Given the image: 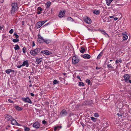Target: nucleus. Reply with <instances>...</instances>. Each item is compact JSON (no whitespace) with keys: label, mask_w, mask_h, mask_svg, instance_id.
Listing matches in <instances>:
<instances>
[{"label":"nucleus","mask_w":131,"mask_h":131,"mask_svg":"<svg viewBox=\"0 0 131 131\" xmlns=\"http://www.w3.org/2000/svg\"><path fill=\"white\" fill-rule=\"evenodd\" d=\"M42 123L43 124H45L46 123V122L44 120L42 121Z\"/></svg>","instance_id":"3c124183"},{"label":"nucleus","mask_w":131,"mask_h":131,"mask_svg":"<svg viewBox=\"0 0 131 131\" xmlns=\"http://www.w3.org/2000/svg\"><path fill=\"white\" fill-rule=\"evenodd\" d=\"M51 41V40L49 39H44L43 42H44L46 44L50 43Z\"/></svg>","instance_id":"f3484780"},{"label":"nucleus","mask_w":131,"mask_h":131,"mask_svg":"<svg viewBox=\"0 0 131 131\" xmlns=\"http://www.w3.org/2000/svg\"><path fill=\"white\" fill-rule=\"evenodd\" d=\"M114 96V94H112L111 95V96Z\"/></svg>","instance_id":"338daca9"},{"label":"nucleus","mask_w":131,"mask_h":131,"mask_svg":"<svg viewBox=\"0 0 131 131\" xmlns=\"http://www.w3.org/2000/svg\"><path fill=\"white\" fill-rule=\"evenodd\" d=\"M22 66H25L26 67H28L29 66L28 61L27 60L24 61L22 64Z\"/></svg>","instance_id":"f8f14e48"},{"label":"nucleus","mask_w":131,"mask_h":131,"mask_svg":"<svg viewBox=\"0 0 131 131\" xmlns=\"http://www.w3.org/2000/svg\"><path fill=\"white\" fill-rule=\"evenodd\" d=\"M114 16H109V17L111 18H114Z\"/></svg>","instance_id":"6e6d98bb"},{"label":"nucleus","mask_w":131,"mask_h":131,"mask_svg":"<svg viewBox=\"0 0 131 131\" xmlns=\"http://www.w3.org/2000/svg\"><path fill=\"white\" fill-rule=\"evenodd\" d=\"M5 72L9 74L11 72H14V71L12 69H8L6 70Z\"/></svg>","instance_id":"6ab92c4d"},{"label":"nucleus","mask_w":131,"mask_h":131,"mask_svg":"<svg viewBox=\"0 0 131 131\" xmlns=\"http://www.w3.org/2000/svg\"><path fill=\"white\" fill-rule=\"evenodd\" d=\"M86 83H88V84L89 85L90 84V83L91 82V81H90V80L89 79H87L86 80Z\"/></svg>","instance_id":"4c0bfd02"},{"label":"nucleus","mask_w":131,"mask_h":131,"mask_svg":"<svg viewBox=\"0 0 131 131\" xmlns=\"http://www.w3.org/2000/svg\"><path fill=\"white\" fill-rule=\"evenodd\" d=\"M110 2H112L113 0H109Z\"/></svg>","instance_id":"69168bd1"},{"label":"nucleus","mask_w":131,"mask_h":131,"mask_svg":"<svg viewBox=\"0 0 131 131\" xmlns=\"http://www.w3.org/2000/svg\"><path fill=\"white\" fill-rule=\"evenodd\" d=\"M118 19V18H117V17H115L114 18V20H115V21H116Z\"/></svg>","instance_id":"864d4df0"},{"label":"nucleus","mask_w":131,"mask_h":131,"mask_svg":"<svg viewBox=\"0 0 131 131\" xmlns=\"http://www.w3.org/2000/svg\"><path fill=\"white\" fill-rule=\"evenodd\" d=\"M13 31H14L13 29H11L9 30V32L10 34H12L13 32Z\"/></svg>","instance_id":"37998d69"},{"label":"nucleus","mask_w":131,"mask_h":131,"mask_svg":"<svg viewBox=\"0 0 131 131\" xmlns=\"http://www.w3.org/2000/svg\"><path fill=\"white\" fill-rule=\"evenodd\" d=\"M88 30L89 31H91V29H90L89 28H88Z\"/></svg>","instance_id":"680f3d73"},{"label":"nucleus","mask_w":131,"mask_h":131,"mask_svg":"<svg viewBox=\"0 0 131 131\" xmlns=\"http://www.w3.org/2000/svg\"><path fill=\"white\" fill-rule=\"evenodd\" d=\"M93 13L96 15H98L100 14V12L99 10H93Z\"/></svg>","instance_id":"412c9836"},{"label":"nucleus","mask_w":131,"mask_h":131,"mask_svg":"<svg viewBox=\"0 0 131 131\" xmlns=\"http://www.w3.org/2000/svg\"><path fill=\"white\" fill-rule=\"evenodd\" d=\"M26 48L25 47H24L23 48V52L25 53L26 52Z\"/></svg>","instance_id":"79ce46f5"},{"label":"nucleus","mask_w":131,"mask_h":131,"mask_svg":"<svg viewBox=\"0 0 131 131\" xmlns=\"http://www.w3.org/2000/svg\"><path fill=\"white\" fill-rule=\"evenodd\" d=\"M107 65V68H108L109 69L113 68H114L112 66V65L111 64H108Z\"/></svg>","instance_id":"473e14b6"},{"label":"nucleus","mask_w":131,"mask_h":131,"mask_svg":"<svg viewBox=\"0 0 131 131\" xmlns=\"http://www.w3.org/2000/svg\"><path fill=\"white\" fill-rule=\"evenodd\" d=\"M42 58H37L36 59L35 63L38 64L40 63L42 61Z\"/></svg>","instance_id":"2eb2a0df"},{"label":"nucleus","mask_w":131,"mask_h":131,"mask_svg":"<svg viewBox=\"0 0 131 131\" xmlns=\"http://www.w3.org/2000/svg\"><path fill=\"white\" fill-rule=\"evenodd\" d=\"M103 55V53L102 52H101L98 56L97 57V59H100L101 57Z\"/></svg>","instance_id":"a878e982"},{"label":"nucleus","mask_w":131,"mask_h":131,"mask_svg":"<svg viewBox=\"0 0 131 131\" xmlns=\"http://www.w3.org/2000/svg\"><path fill=\"white\" fill-rule=\"evenodd\" d=\"M14 35L15 36L16 39H18V38L19 37V36L17 34L16 32L14 33Z\"/></svg>","instance_id":"72a5a7b5"},{"label":"nucleus","mask_w":131,"mask_h":131,"mask_svg":"<svg viewBox=\"0 0 131 131\" xmlns=\"http://www.w3.org/2000/svg\"><path fill=\"white\" fill-rule=\"evenodd\" d=\"M129 82L131 83V79L129 80H128V83Z\"/></svg>","instance_id":"4d7b16f0"},{"label":"nucleus","mask_w":131,"mask_h":131,"mask_svg":"<svg viewBox=\"0 0 131 131\" xmlns=\"http://www.w3.org/2000/svg\"><path fill=\"white\" fill-rule=\"evenodd\" d=\"M40 51V49L39 48H37L36 49L30 51L31 54L33 56L37 55Z\"/></svg>","instance_id":"f03ea898"},{"label":"nucleus","mask_w":131,"mask_h":131,"mask_svg":"<svg viewBox=\"0 0 131 131\" xmlns=\"http://www.w3.org/2000/svg\"><path fill=\"white\" fill-rule=\"evenodd\" d=\"M79 85L80 86H84V84L83 82H79Z\"/></svg>","instance_id":"c9c22d12"},{"label":"nucleus","mask_w":131,"mask_h":131,"mask_svg":"<svg viewBox=\"0 0 131 131\" xmlns=\"http://www.w3.org/2000/svg\"><path fill=\"white\" fill-rule=\"evenodd\" d=\"M11 121V123L13 125H16L18 126L19 125V124L18 123L15 119H13Z\"/></svg>","instance_id":"4468645a"},{"label":"nucleus","mask_w":131,"mask_h":131,"mask_svg":"<svg viewBox=\"0 0 131 131\" xmlns=\"http://www.w3.org/2000/svg\"><path fill=\"white\" fill-rule=\"evenodd\" d=\"M6 117L7 121H11L13 119L12 117L9 115H7L6 116Z\"/></svg>","instance_id":"dca6fc26"},{"label":"nucleus","mask_w":131,"mask_h":131,"mask_svg":"<svg viewBox=\"0 0 131 131\" xmlns=\"http://www.w3.org/2000/svg\"><path fill=\"white\" fill-rule=\"evenodd\" d=\"M94 115V116L96 117H98L99 116L98 114L97 113H95Z\"/></svg>","instance_id":"a19ab883"},{"label":"nucleus","mask_w":131,"mask_h":131,"mask_svg":"<svg viewBox=\"0 0 131 131\" xmlns=\"http://www.w3.org/2000/svg\"><path fill=\"white\" fill-rule=\"evenodd\" d=\"M59 81H57L56 80H54L53 82V84H56L58 83L59 82Z\"/></svg>","instance_id":"bb28decb"},{"label":"nucleus","mask_w":131,"mask_h":131,"mask_svg":"<svg viewBox=\"0 0 131 131\" xmlns=\"http://www.w3.org/2000/svg\"><path fill=\"white\" fill-rule=\"evenodd\" d=\"M51 4V2H48L46 4V5H47V7L46 8L49 7L50 6Z\"/></svg>","instance_id":"c85d7f7f"},{"label":"nucleus","mask_w":131,"mask_h":131,"mask_svg":"<svg viewBox=\"0 0 131 131\" xmlns=\"http://www.w3.org/2000/svg\"><path fill=\"white\" fill-rule=\"evenodd\" d=\"M85 50L83 47H81L80 51V52L82 53H83L85 51Z\"/></svg>","instance_id":"5701e85b"},{"label":"nucleus","mask_w":131,"mask_h":131,"mask_svg":"<svg viewBox=\"0 0 131 131\" xmlns=\"http://www.w3.org/2000/svg\"><path fill=\"white\" fill-rule=\"evenodd\" d=\"M63 74L64 75H66L67 73H63Z\"/></svg>","instance_id":"bf43d9fd"},{"label":"nucleus","mask_w":131,"mask_h":131,"mask_svg":"<svg viewBox=\"0 0 131 131\" xmlns=\"http://www.w3.org/2000/svg\"><path fill=\"white\" fill-rule=\"evenodd\" d=\"M46 21H40L39 22H40V24L42 25V26L46 22Z\"/></svg>","instance_id":"58836bf2"},{"label":"nucleus","mask_w":131,"mask_h":131,"mask_svg":"<svg viewBox=\"0 0 131 131\" xmlns=\"http://www.w3.org/2000/svg\"><path fill=\"white\" fill-rule=\"evenodd\" d=\"M14 107L16 110L18 111H20L23 110V108L22 107H20L18 106H15Z\"/></svg>","instance_id":"aec40b11"},{"label":"nucleus","mask_w":131,"mask_h":131,"mask_svg":"<svg viewBox=\"0 0 131 131\" xmlns=\"http://www.w3.org/2000/svg\"><path fill=\"white\" fill-rule=\"evenodd\" d=\"M29 87H31L32 86V85L31 84H30V85H29Z\"/></svg>","instance_id":"052dcab7"},{"label":"nucleus","mask_w":131,"mask_h":131,"mask_svg":"<svg viewBox=\"0 0 131 131\" xmlns=\"http://www.w3.org/2000/svg\"><path fill=\"white\" fill-rule=\"evenodd\" d=\"M84 20L85 23L88 24H91L92 22L91 19L88 17L84 18Z\"/></svg>","instance_id":"39448f33"},{"label":"nucleus","mask_w":131,"mask_h":131,"mask_svg":"<svg viewBox=\"0 0 131 131\" xmlns=\"http://www.w3.org/2000/svg\"><path fill=\"white\" fill-rule=\"evenodd\" d=\"M3 27V25H1L0 24V30H1Z\"/></svg>","instance_id":"a18cd8bd"},{"label":"nucleus","mask_w":131,"mask_h":131,"mask_svg":"<svg viewBox=\"0 0 131 131\" xmlns=\"http://www.w3.org/2000/svg\"><path fill=\"white\" fill-rule=\"evenodd\" d=\"M40 22L39 21L37 23L36 26L37 28H39L42 26V25L40 24Z\"/></svg>","instance_id":"a211bd4d"},{"label":"nucleus","mask_w":131,"mask_h":131,"mask_svg":"<svg viewBox=\"0 0 131 131\" xmlns=\"http://www.w3.org/2000/svg\"><path fill=\"white\" fill-rule=\"evenodd\" d=\"M102 34H103L105 35H108L106 34V33L105 32V31L104 30H103L102 31Z\"/></svg>","instance_id":"c03bdc74"},{"label":"nucleus","mask_w":131,"mask_h":131,"mask_svg":"<svg viewBox=\"0 0 131 131\" xmlns=\"http://www.w3.org/2000/svg\"><path fill=\"white\" fill-rule=\"evenodd\" d=\"M60 114L62 116H65L67 115V113L65 110H63L61 112Z\"/></svg>","instance_id":"9d476101"},{"label":"nucleus","mask_w":131,"mask_h":131,"mask_svg":"<svg viewBox=\"0 0 131 131\" xmlns=\"http://www.w3.org/2000/svg\"><path fill=\"white\" fill-rule=\"evenodd\" d=\"M30 94L31 96H34V94L32 93H31Z\"/></svg>","instance_id":"603ef678"},{"label":"nucleus","mask_w":131,"mask_h":131,"mask_svg":"<svg viewBox=\"0 0 131 131\" xmlns=\"http://www.w3.org/2000/svg\"><path fill=\"white\" fill-rule=\"evenodd\" d=\"M38 38L37 39V41L38 42L40 43L43 42L44 39L39 35H38Z\"/></svg>","instance_id":"423d86ee"},{"label":"nucleus","mask_w":131,"mask_h":131,"mask_svg":"<svg viewBox=\"0 0 131 131\" xmlns=\"http://www.w3.org/2000/svg\"><path fill=\"white\" fill-rule=\"evenodd\" d=\"M41 12L40 11H38V12H37V13L38 14H41V13L40 12Z\"/></svg>","instance_id":"5fc2aeb1"},{"label":"nucleus","mask_w":131,"mask_h":131,"mask_svg":"<svg viewBox=\"0 0 131 131\" xmlns=\"http://www.w3.org/2000/svg\"><path fill=\"white\" fill-rule=\"evenodd\" d=\"M33 73V72H31L30 73V75H32V74Z\"/></svg>","instance_id":"e2e57ef3"},{"label":"nucleus","mask_w":131,"mask_h":131,"mask_svg":"<svg viewBox=\"0 0 131 131\" xmlns=\"http://www.w3.org/2000/svg\"><path fill=\"white\" fill-rule=\"evenodd\" d=\"M24 130L25 131H28L30 130V128L29 127H25Z\"/></svg>","instance_id":"e433bc0d"},{"label":"nucleus","mask_w":131,"mask_h":131,"mask_svg":"<svg viewBox=\"0 0 131 131\" xmlns=\"http://www.w3.org/2000/svg\"><path fill=\"white\" fill-rule=\"evenodd\" d=\"M79 61V59L78 58L74 56L72 58V62L73 64H75L78 63Z\"/></svg>","instance_id":"7ed1b4c3"},{"label":"nucleus","mask_w":131,"mask_h":131,"mask_svg":"<svg viewBox=\"0 0 131 131\" xmlns=\"http://www.w3.org/2000/svg\"><path fill=\"white\" fill-rule=\"evenodd\" d=\"M66 13V11L64 10H63L62 11H61L60 12L59 16V17L60 18L63 17L64 16V14Z\"/></svg>","instance_id":"1a4fd4ad"},{"label":"nucleus","mask_w":131,"mask_h":131,"mask_svg":"<svg viewBox=\"0 0 131 131\" xmlns=\"http://www.w3.org/2000/svg\"><path fill=\"white\" fill-rule=\"evenodd\" d=\"M8 101L10 103H13V101L9 99L8 100Z\"/></svg>","instance_id":"de8ad7c7"},{"label":"nucleus","mask_w":131,"mask_h":131,"mask_svg":"<svg viewBox=\"0 0 131 131\" xmlns=\"http://www.w3.org/2000/svg\"><path fill=\"white\" fill-rule=\"evenodd\" d=\"M28 78H29V79H30V76H29V77H28Z\"/></svg>","instance_id":"774afa93"},{"label":"nucleus","mask_w":131,"mask_h":131,"mask_svg":"<svg viewBox=\"0 0 131 131\" xmlns=\"http://www.w3.org/2000/svg\"><path fill=\"white\" fill-rule=\"evenodd\" d=\"M12 8L11 9L10 12L11 14H14L16 12L18 9V5L17 3L15 2L12 3L11 4Z\"/></svg>","instance_id":"f257e3e1"},{"label":"nucleus","mask_w":131,"mask_h":131,"mask_svg":"<svg viewBox=\"0 0 131 131\" xmlns=\"http://www.w3.org/2000/svg\"><path fill=\"white\" fill-rule=\"evenodd\" d=\"M22 100L28 103H32L31 101L28 97L25 98H22Z\"/></svg>","instance_id":"0eeeda50"},{"label":"nucleus","mask_w":131,"mask_h":131,"mask_svg":"<svg viewBox=\"0 0 131 131\" xmlns=\"http://www.w3.org/2000/svg\"><path fill=\"white\" fill-rule=\"evenodd\" d=\"M77 78L79 79L81 81V78L78 75L77 77Z\"/></svg>","instance_id":"8fccbe9b"},{"label":"nucleus","mask_w":131,"mask_h":131,"mask_svg":"<svg viewBox=\"0 0 131 131\" xmlns=\"http://www.w3.org/2000/svg\"><path fill=\"white\" fill-rule=\"evenodd\" d=\"M123 40H126L128 38L127 35L126 34H123Z\"/></svg>","instance_id":"4be33fe9"},{"label":"nucleus","mask_w":131,"mask_h":131,"mask_svg":"<svg viewBox=\"0 0 131 131\" xmlns=\"http://www.w3.org/2000/svg\"><path fill=\"white\" fill-rule=\"evenodd\" d=\"M119 62L120 63H122V61L121 59H119V60H116L115 61V64H117Z\"/></svg>","instance_id":"cd10ccee"},{"label":"nucleus","mask_w":131,"mask_h":131,"mask_svg":"<svg viewBox=\"0 0 131 131\" xmlns=\"http://www.w3.org/2000/svg\"><path fill=\"white\" fill-rule=\"evenodd\" d=\"M117 115H118L119 117H121V118H122V115L119 114V113H118L117 114Z\"/></svg>","instance_id":"49530a36"},{"label":"nucleus","mask_w":131,"mask_h":131,"mask_svg":"<svg viewBox=\"0 0 131 131\" xmlns=\"http://www.w3.org/2000/svg\"><path fill=\"white\" fill-rule=\"evenodd\" d=\"M70 126V125H67V127H69Z\"/></svg>","instance_id":"0e129e2a"},{"label":"nucleus","mask_w":131,"mask_h":131,"mask_svg":"<svg viewBox=\"0 0 131 131\" xmlns=\"http://www.w3.org/2000/svg\"><path fill=\"white\" fill-rule=\"evenodd\" d=\"M35 43L34 42H33V43L32 47L34 46H35Z\"/></svg>","instance_id":"13d9d810"},{"label":"nucleus","mask_w":131,"mask_h":131,"mask_svg":"<svg viewBox=\"0 0 131 131\" xmlns=\"http://www.w3.org/2000/svg\"><path fill=\"white\" fill-rule=\"evenodd\" d=\"M123 77L125 82L127 83H128V81L130 77L129 75L128 74H125L124 75Z\"/></svg>","instance_id":"20e7f679"},{"label":"nucleus","mask_w":131,"mask_h":131,"mask_svg":"<svg viewBox=\"0 0 131 131\" xmlns=\"http://www.w3.org/2000/svg\"><path fill=\"white\" fill-rule=\"evenodd\" d=\"M91 118L92 120L94 122H96L97 118H94L93 117H91Z\"/></svg>","instance_id":"c756f323"},{"label":"nucleus","mask_w":131,"mask_h":131,"mask_svg":"<svg viewBox=\"0 0 131 131\" xmlns=\"http://www.w3.org/2000/svg\"><path fill=\"white\" fill-rule=\"evenodd\" d=\"M19 41V39H14L13 40V41L14 42H18Z\"/></svg>","instance_id":"f704fd0d"},{"label":"nucleus","mask_w":131,"mask_h":131,"mask_svg":"<svg viewBox=\"0 0 131 131\" xmlns=\"http://www.w3.org/2000/svg\"><path fill=\"white\" fill-rule=\"evenodd\" d=\"M22 66H22V64L21 65H18L17 66V67L18 68H20Z\"/></svg>","instance_id":"09e8293b"},{"label":"nucleus","mask_w":131,"mask_h":131,"mask_svg":"<svg viewBox=\"0 0 131 131\" xmlns=\"http://www.w3.org/2000/svg\"><path fill=\"white\" fill-rule=\"evenodd\" d=\"M62 128L61 126H57L54 127V130L55 131H56L58 128Z\"/></svg>","instance_id":"b1692460"},{"label":"nucleus","mask_w":131,"mask_h":131,"mask_svg":"<svg viewBox=\"0 0 131 131\" xmlns=\"http://www.w3.org/2000/svg\"><path fill=\"white\" fill-rule=\"evenodd\" d=\"M41 52L47 55H49L52 54V52L49 51L47 50L42 51H41Z\"/></svg>","instance_id":"9b49d317"},{"label":"nucleus","mask_w":131,"mask_h":131,"mask_svg":"<svg viewBox=\"0 0 131 131\" xmlns=\"http://www.w3.org/2000/svg\"><path fill=\"white\" fill-rule=\"evenodd\" d=\"M82 57L85 59H89L90 58L91 56L88 54H85L82 55Z\"/></svg>","instance_id":"ddd939ff"},{"label":"nucleus","mask_w":131,"mask_h":131,"mask_svg":"<svg viewBox=\"0 0 131 131\" xmlns=\"http://www.w3.org/2000/svg\"><path fill=\"white\" fill-rule=\"evenodd\" d=\"M38 11H39L40 12H41L42 11L43 9L42 8H41L40 7H39L38 8Z\"/></svg>","instance_id":"ea45409f"},{"label":"nucleus","mask_w":131,"mask_h":131,"mask_svg":"<svg viewBox=\"0 0 131 131\" xmlns=\"http://www.w3.org/2000/svg\"><path fill=\"white\" fill-rule=\"evenodd\" d=\"M67 20L68 21H71L73 22L74 21V20L73 19L70 17H69L67 18Z\"/></svg>","instance_id":"7c9ffc66"},{"label":"nucleus","mask_w":131,"mask_h":131,"mask_svg":"<svg viewBox=\"0 0 131 131\" xmlns=\"http://www.w3.org/2000/svg\"><path fill=\"white\" fill-rule=\"evenodd\" d=\"M14 48L15 50H17L20 49V47L18 45H16Z\"/></svg>","instance_id":"393cba45"},{"label":"nucleus","mask_w":131,"mask_h":131,"mask_svg":"<svg viewBox=\"0 0 131 131\" xmlns=\"http://www.w3.org/2000/svg\"><path fill=\"white\" fill-rule=\"evenodd\" d=\"M40 123L38 122H35L33 124V126L36 128H38L40 127Z\"/></svg>","instance_id":"6e6552de"},{"label":"nucleus","mask_w":131,"mask_h":131,"mask_svg":"<svg viewBox=\"0 0 131 131\" xmlns=\"http://www.w3.org/2000/svg\"><path fill=\"white\" fill-rule=\"evenodd\" d=\"M106 2L107 5L109 6L110 5L111 2L109 0H106Z\"/></svg>","instance_id":"2f4dec72"}]
</instances>
